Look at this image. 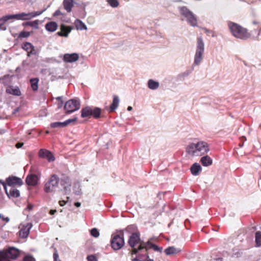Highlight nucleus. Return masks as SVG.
Listing matches in <instances>:
<instances>
[{
  "instance_id": "1",
  "label": "nucleus",
  "mask_w": 261,
  "mask_h": 261,
  "mask_svg": "<svg viewBox=\"0 0 261 261\" xmlns=\"http://www.w3.org/2000/svg\"><path fill=\"white\" fill-rule=\"evenodd\" d=\"M154 244H153L151 239L149 240L147 242H142L140 244V247L133 251V252L137 255L136 257L133 259L134 260L140 261H153L152 259L149 258L148 250L149 249H153Z\"/></svg>"
},
{
  "instance_id": "2",
  "label": "nucleus",
  "mask_w": 261,
  "mask_h": 261,
  "mask_svg": "<svg viewBox=\"0 0 261 261\" xmlns=\"http://www.w3.org/2000/svg\"><path fill=\"white\" fill-rule=\"evenodd\" d=\"M186 151L190 154L198 156L207 153L209 148L207 143L201 141L196 144H190L187 147Z\"/></svg>"
},
{
  "instance_id": "3",
  "label": "nucleus",
  "mask_w": 261,
  "mask_h": 261,
  "mask_svg": "<svg viewBox=\"0 0 261 261\" xmlns=\"http://www.w3.org/2000/svg\"><path fill=\"white\" fill-rule=\"evenodd\" d=\"M228 25L232 34L237 38L246 40L251 37V34L246 29L236 23L229 22Z\"/></svg>"
},
{
  "instance_id": "4",
  "label": "nucleus",
  "mask_w": 261,
  "mask_h": 261,
  "mask_svg": "<svg viewBox=\"0 0 261 261\" xmlns=\"http://www.w3.org/2000/svg\"><path fill=\"white\" fill-rule=\"evenodd\" d=\"M20 254V251L14 247H10L8 248L0 250V261H11V259H16Z\"/></svg>"
},
{
  "instance_id": "5",
  "label": "nucleus",
  "mask_w": 261,
  "mask_h": 261,
  "mask_svg": "<svg viewBox=\"0 0 261 261\" xmlns=\"http://www.w3.org/2000/svg\"><path fill=\"white\" fill-rule=\"evenodd\" d=\"M44 11V10L35 11L29 13L22 12L21 13L16 14L14 15H10L4 16V19L5 21H7L9 19L13 18L17 20H28L36 16L41 15Z\"/></svg>"
},
{
  "instance_id": "6",
  "label": "nucleus",
  "mask_w": 261,
  "mask_h": 261,
  "mask_svg": "<svg viewBox=\"0 0 261 261\" xmlns=\"http://www.w3.org/2000/svg\"><path fill=\"white\" fill-rule=\"evenodd\" d=\"M101 113V109L97 107L94 108L90 107H86L81 110V117L82 118H90L93 117L95 119L100 117Z\"/></svg>"
},
{
  "instance_id": "7",
  "label": "nucleus",
  "mask_w": 261,
  "mask_h": 261,
  "mask_svg": "<svg viewBox=\"0 0 261 261\" xmlns=\"http://www.w3.org/2000/svg\"><path fill=\"white\" fill-rule=\"evenodd\" d=\"M180 14L186 18L188 23L193 27H195L197 24V20L196 16L188 8L185 6L179 8Z\"/></svg>"
},
{
  "instance_id": "8",
  "label": "nucleus",
  "mask_w": 261,
  "mask_h": 261,
  "mask_svg": "<svg viewBox=\"0 0 261 261\" xmlns=\"http://www.w3.org/2000/svg\"><path fill=\"white\" fill-rule=\"evenodd\" d=\"M59 181V177L56 175H52L47 182L44 185V190L46 193L55 192L58 186Z\"/></svg>"
},
{
  "instance_id": "9",
  "label": "nucleus",
  "mask_w": 261,
  "mask_h": 261,
  "mask_svg": "<svg viewBox=\"0 0 261 261\" xmlns=\"http://www.w3.org/2000/svg\"><path fill=\"white\" fill-rule=\"evenodd\" d=\"M142 241L140 239V234L139 232L133 233L129 237L128 241L129 245L132 248L131 254L132 256L135 254L133 251L137 249L140 247V245L142 243Z\"/></svg>"
},
{
  "instance_id": "10",
  "label": "nucleus",
  "mask_w": 261,
  "mask_h": 261,
  "mask_svg": "<svg viewBox=\"0 0 261 261\" xmlns=\"http://www.w3.org/2000/svg\"><path fill=\"white\" fill-rule=\"evenodd\" d=\"M204 42L201 37H198L197 39V49L194 58V64H199L202 59L204 53Z\"/></svg>"
},
{
  "instance_id": "11",
  "label": "nucleus",
  "mask_w": 261,
  "mask_h": 261,
  "mask_svg": "<svg viewBox=\"0 0 261 261\" xmlns=\"http://www.w3.org/2000/svg\"><path fill=\"white\" fill-rule=\"evenodd\" d=\"M111 245L115 250L121 249L124 245L123 234H122L121 236L117 234L112 235Z\"/></svg>"
},
{
  "instance_id": "12",
  "label": "nucleus",
  "mask_w": 261,
  "mask_h": 261,
  "mask_svg": "<svg viewBox=\"0 0 261 261\" xmlns=\"http://www.w3.org/2000/svg\"><path fill=\"white\" fill-rule=\"evenodd\" d=\"M80 107V101L75 99H70L67 101L64 106V109L66 114H70L76 110Z\"/></svg>"
},
{
  "instance_id": "13",
  "label": "nucleus",
  "mask_w": 261,
  "mask_h": 261,
  "mask_svg": "<svg viewBox=\"0 0 261 261\" xmlns=\"http://www.w3.org/2000/svg\"><path fill=\"white\" fill-rule=\"evenodd\" d=\"M38 155L40 158L46 159L49 162L54 161L55 160L52 153L45 149H41L39 151Z\"/></svg>"
},
{
  "instance_id": "14",
  "label": "nucleus",
  "mask_w": 261,
  "mask_h": 261,
  "mask_svg": "<svg viewBox=\"0 0 261 261\" xmlns=\"http://www.w3.org/2000/svg\"><path fill=\"white\" fill-rule=\"evenodd\" d=\"M7 184L10 187L20 186L23 182L21 178L16 176H10L6 179Z\"/></svg>"
},
{
  "instance_id": "15",
  "label": "nucleus",
  "mask_w": 261,
  "mask_h": 261,
  "mask_svg": "<svg viewBox=\"0 0 261 261\" xmlns=\"http://www.w3.org/2000/svg\"><path fill=\"white\" fill-rule=\"evenodd\" d=\"M3 185L4 187L5 192H6V194L8 195V197H12L16 198V197H18L19 196L20 193H19V190H18L16 188H15L14 187H11L10 188V189L9 190V191L8 192V189H7V188L6 187V184L5 183H3Z\"/></svg>"
},
{
  "instance_id": "16",
  "label": "nucleus",
  "mask_w": 261,
  "mask_h": 261,
  "mask_svg": "<svg viewBox=\"0 0 261 261\" xmlns=\"http://www.w3.org/2000/svg\"><path fill=\"white\" fill-rule=\"evenodd\" d=\"M21 47L28 53V56L35 55V47L31 43L25 42L21 45Z\"/></svg>"
},
{
  "instance_id": "17",
  "label": "nucleus",
  "mask_w": 261,
  "mask_h": 261,
  "mask_svg": "<svg viewBox=\"0 0 261 261\" xmlns=\"http://www.w3.org/2000/svg\"><path fill=\"white\" fill-rule=\"evenodd\" d=\"M79 55L76 53L65 54L63 57V61L65 62L72 63L78 60Z\"/></svg>"
},
{
  "instance_id": "18",
  "label": "nucleus",
  "mask_w": 261,
  "mask_h": 261,
  "mask_svg": "<svg viewBox=\"0 0 261 261\" xmlns=\"http://www.w3.org/2000/svg\"><path fill=\"white\" fill-rule=\"evenodd\" d=\"M38 177L35 174H31L28 175L25 179L27 184L32 186H36L38 183Z\"/></svg>"
},
{
  "instance_id": "19",
  "label": "nucleus",
  "mask_w": 261,
  "mask_h": 261,
  "mask_svg": "<svg viewBox=\"0 0 261 261\" xmlns=\"http://www.w3.org/2000/svg\"><path fill=\"white\" fill-rule=\"evenodd\" d=\"M61 31L57 33V35L60 36L67 37L68 34L71 32V28L70 27L62 24L60 27Z\"/></svg>"
},
{
  "instance_id": "20",
  "label": "nucleus",
  "mask_w": 261,
  "mask_h": 261,
  "mask_svg": "<svg viewBox=\"0 0 261 261\" xmlns=\"http://www.w3.org/2000/svg\"><path fill=\"white\" fill-rule=\"evenodd\" d=\"M6 91L8 94L15 96H20L21 94V91L18 87L10 86L7 88Z\"/></svg>"
},
{
  "instance_id": "21",
  "label": "nucleus",
  "mask_w": 261,
  "mask_h": 261,
  "mask_svg": "<svg viewBox=\"0 0 261 261\" xmlns=\"http://www.w3.org/2000/svg\"><path fill=\"white\" fill-rule=\"evenodd\" d=\"M181 251V249L174 246H170L166 248L164 252L167 255H175Z\"/></svg>"
},
{
  "instance_id": "22",
  "label": "nucleus",
  "mask_w": 261,
  "mask_h": 261,
  "mask_svg": "<svg viewBox=\"0 0 261 261\" xmlns=\"http://www.w3.org/2000/svg\"><path fill=\"white\" fill-rule=\"evenodd\" d=\"M74 3L75 2L74 0H64L63 2L64 8L66 10L67 12H71L72 11V8L74 6Z\"/></svg>"
},
{
  "instance_id": "23",
  "label": "nucleus",
  "mask_w": 261,
  "mask_h": 261,
  "mask_svg": "<svg viewBox=\"0 0 261 261\" xmlns=\"http://www.w3.org/2000/svg\"><path fill=\"white\" fill-rule=\"evenodd\" d=\"M201 170V167L198 163L193 164L190 168L191 173L195 176L198 175Z\"/></svg>"
},
{
  "instance_id": "24",
  "label": "nucleus",
  "mask_w": 261,
  "mask_h": 261,
  "mask_svg": "<svg viewBox=\"0 0 261 261\" xmlns=\"http://www.w3.org/2000/svg\"><path fill=\"white\" fill-rule=\"evenodd\" d=\"M58 27V24L54 21L47 22L45 26L46 30L50 32H53L56 31Z\"/></svg>"
},
{
  "instance_id": "25",
  "label": "nucleus",
  "mask_w": 261,
  "mask_h": 261,
  "mask_svg": "<svg viewBox=\"0 0 261 261\" xmlns=\"http://www.w3.org/2000/svg\"><path fill=\"white\" fill-rule=\"evenodd\" d=\"M119 100L118 97L116 95L113 96V102L110 107V112H114L118 107Z\"/></svg>"
},
{
  "instance_id": "26",
  "label": "nucleus",
  "mask_w": 261,
  "mask_h": 261,
  "mask_svg": "<svg viewBox=\"0 0 261 261\" xmlns=\"http://www.w3.org/2000/svg\"><path fill=\"white\" fill-rule=\"evenodd\" d=\"M200 162L204 166H208L212 164L213 161L208 155L203 156L201 158Z\"/></svg>"
},
{
  "instance_id": "27",
  "label": "nucleus",
  "mask_w": 261,
  "mask_h": 261,
  "mask_svg": "<svg viewBox=\"0 0 261 261\" xmlns=\"http://www.w3.org/2000/svg\"><path fill=\"white\" fill-rule=\"evenodd\" d=\"M75 25L77 29L81 30H87V28L86 25L80 19H76L75 21Z\"/></svg>"
},
{
  "instance_id": "28",
  "label": "nucleus",
  "mask_w": 261,
  "mask_h": 261,
  "mask_svg": "<svg viewBox=\"0 0 261 261\" xmlns=\"http://www.w3.org/2000/svg\"><path fill=\"white\" fill-rule=\"evenodd\" d=\"M30 81L33 90L34 91H37L38 89L39 79L38 78L31 79Z\"/></svg>"
},
{
  "instance_id": "29",
  "label": "nucleus",
  "mask_w": 261,
  "mask_h": 261,
  "mask_svg": "<svg viewBox=\"0 0 261 261\" xmlns=\"http://www.w3.org/2000/svg\"><path fill=\"white\" fill-rule=\"evenodd\" d=\"M148 86L150 89L155 90L159 87V83L152 80H149L148 82Z\"/></svg>"
},
{
  "instance_id": "30",
  "label": "nucleus",
  "mask_w": 261,
  "mask_h": 261,
  "mask_svg": "<svg viewBox=\"0 0 261 261\" xmlns=\"http://www.w3.org/2000/svg\"><path fill=\"white\" fill-rule=\"evenodd\" d=\"M39 20H35L33 21H28L25 22L23 23V25L24 26L29 25L32 27H34L36 29L38 28V25H39Z\"/></svg>"
},
{
  "instance_id": "31",
  "label": "nucleus",
  "mask_w": 261,
  "mask_h": 261,
  "mask_svg": "<svg viewBox=\"0 0 261 261\" xmlns=\"http://www.w3.org/2000/svg\"><path fill=\"white\" fill-rule=\"evenodd\" d=\"M255 243L256 247L261 246V232L257 231L255 233Z\"/></svg>"
},
{
  "instance_id": "32",
  "label": "nucleus",
  "mask_w": 261,
  "mask_h": 261,
  "mask_svg": "<svg viewBox=\"0 0 261 261\" xmlns=\"http://www.w3.org/2000/svg\"><path fill=\"white\" fill-rule=\"evenodd\" d=\"M65 124L64 122H53L50 124V127L52 128H55V127H65Z\"/></svg>"
},
{
  "instance_id": "33",
  "label": "nucleus",
  "mask_w": 261,
  "mask_h": 261,
  "mask_svg": "<svg viewBox=\"0 0 261 261\" xmlns=\"http://www.w3.org/2000/svg\"><path fill=\"white\" fill-rule=\"evenodd\" d=\"M90 234L94 238H98L99 236V232L97 228H93L90 230Z\"/></svg>"
},
{
  "instance_id": "34",
  "label": "nucleus",
  "mask_w": 261,
  "mask_h": 261,
  "mask_svg": "<svg viewBox=\"0 0 261 261\" xmlns=\"http://www.w3.org/2000/svg\"><path fill=\"white\" fill-rule=\"evenodd\" d=\"M109 4L113 8L117 7L119 6V2L117 0H108Z\"/></svg>"
},
{
  "instance_id": "35",
  "label": "nucleus",
  "mask_w": 261,
  "mask_h": 261,
  "mask_svg": "<svg viewBox=\"0 0 261 261\" xmlns=\"http://www.w3.org/2000/svg\"><path fill=\"white\" fill-rule=\"evenodd\" d=\"M61 184L62 186L71 184V181L68 177H65L61 179Z\"/></svg>"
},
{
  "instance_id": "36",
  "label": "nucleus",
  "mask_w": 261,
  "mask_h": 261,
  "mask_svg": "<svg viewBox=\"0 0 261 261\" xmlns=\"http://www.w3.org/2000/svg\"><path fill=\"white\" fill-rule=\"evenodd\" d=\"M30 36L29 32L22 31L19 34V38H27Z\"/></svg>"
},
{
  "instance_id": "37",
  "label": "nucleus",
  "mask_w": 261,
  "mask_h": 261,
  "mask_svg": "<svg viewBox=\"0 0 261 261\" xmlns=\"http://www.w3.org/2000/svg\"><path fill=\"white\" fill-rule=\"evenodd\" d=\"M71 186V184H68V185L63 186L64 191L65 194H67L70 192Z\"/></svg>"
},
{
  "instance_id": "38",
  "label": "nucleus",
  "mask_w": 261,
  "mask_h": 261,
  "mask_svg": "<svg viewBox=\"0 0 261 261\" xmlns=\"http://www.w3.org/2000/svg\"><path fill=\"white\" fill-rule=\"evenodd\" d=\"M29 230H25V229H21L20 231V234L23 237V238H25L27 237L28 235H29Z\"/></svg>"
},
{
  "instance_id": "39",
  "label": "nucleus",
  "mask_w": 261,
  "mask_h": 261,
  "mask_svg": "<svg viewBox=\"0 0 261 261\" xmlns=\"http://www.w3.org/2000/svg\"><path fill=\"white\" fill-rule=\"evenodd\" d=\"M255 32L256 33V36L254 37V38H257L258 36L260 35L261 32V26L258 25L257 28L255 29Z\"/></svg>"
},
{
  "instance_id": "40",
  "label": "nucleus",
  "mask_w": 261,
  "mask_h": 261,
  "mask_svg": "<svg viewBox=\"0 0 261 261\" xmlns=\"http://www.w3.org/2000/svg\"><path fill=\"white\" fill-rule=\"evenodd\" d=\"M54 261H61L59 256V254L58 251L56 249H55V252L53 254Z\"/></svg>"
},
{
  "instance_id": "41",
  "label": "nucleus",
  "mask_w": 261,
  "mask_h": 261,
  "mask_svg": "<svg viewBox=\"0 0 261 261\" xmlns=\"http://www.w3.org/2000/svg\"><path fill=\"white\" fill-rule=\"evenodd\" d=\"M23 261H35V259L31 255H27L24 257Z\"/></svg>"
},
{
  "instance_id": "42",
  "label": "nucleus",
  "mask_w": 261,
  "mask_h": 261,
  "mask_svg": "<svg viewBox=\"0 0 261 261\" xmlns=\"http://www.w3.org/2000/svg\"><path fill=\"white\" fill-rule=\"evenodd\" d=\"M153 250L154 251L162 253L163 251V248L154 244L153 247Z\"/></svg>"
},
{
  "instance_id": "43",
  "label": "nucleus",
  "mask_w": 261,
  "mask_h": 261,
  "mask_svg": "<svg viewBox=\"0 0 261 261\" xmlns=\"http://www.w3.org/2000/svg\"><path fill=\"white\" fill-rule=\"evenodd\" d=\"M76 120H77V118H74L73 119H68V120H66L65 121H64L65 125V126H66L67 125H68L70 123H71L72 122H75Z\"/></svg>"
},
{
  "instance_id": "44",
  "label": "nucleus",
  "mask_w": 261,
  "mask_h": 261,
  "mask_svg": "<svg viewBox=\"0 0 261 261\" xmlns=\"http://www.w3.org/2000/svg\"><path fill=\"white\" fill-rule=\"evenodd\" d=\"M88 261H97L96 257L93 255H89L87 257Z\"/></svg>"
},
{
  "instance_id": "45",
  "label": "nucleus",
  "mask_w": 261,
  "mask_h": 261,
  "mask_svg": "<svg viewBox=\"0 0 261 261\" xmlns=\"http://www.w3.org/2000/svg\"><path fill=\"white\" fill-rule=\"evenodd\" d=\"M62 15V12H61V11L60 10H56L54 13V16H59V15Z\"/></svg>"
},
{
  "instance_id": "46",
  "label": "nucleus",
  "mask_w": 261,
  "mask_h": 261,
  "mask_svg": "<svg viewBox=\"0 0 261 261\" xmlns=\"http://www.w3.org/2000/svg\"><path fill=\"white\" fill-rule=\"evenodd\" d=\"M3 21L2 20H0V29L2 30H5V28L3 27L4 22L6 21L4 20V17L3 18Z\"/></svg>"
},
{
  "instance_id": "47",
  "label": "nucleus",
  "mask_w": 261,
  "mask_h": 261,
  "mask_svg": "<svg viewBox=\"0 0 261 261\" xmlns=\"http://www.w3.org/2000/svg\"><path fill=\"white\" fill-rule=\"evenodd\" d=\"M66 202H67V201L60 200V201H59V203L60 206H63L66 204Z\"/></svg>"
},
{
  "instance_id": "48",
  "label": "nucleus",
  "mask_w": 261,
  "mask_h": 261,
  "mask_svg": "<svg viewBox=\"0 0 261 261\" xmlns=\"http://www.w3.org/2000/svg\"><path fill=\"white\" fill-rule=\"evenodd\" d=\"M23 143L19 142V143H17L16 144L15 146L17 148H20L23 146Z\"/></svg>"
},
{
  "instance_id": "49",
  "label": "nucleus",
  "mask_w": 261,
  "mask_h": 261,
  "mask_svg": "<svg viewBox=\"0 0 261 261\" xmlns=\"http://www.w3.org/2000/svg\"><path fill=\"white\" fill-rule=\"evenodd\" d=\"M57 212V211L56 210H51L49 212V214L50 215H54Z\"/></svg>"
},
{
  "instance_id": "50",
  "label": "nucleus",
  "mask_w": 261,
  "mask_h": 261,
  "mask_svg": "<svg viewBox=\"0 0 261 261\" xmlns=\"http://www.w3.org/2000/svg\"><path fill=\"white\" fill-rule=\"evenodd\" d=\"M2 218V219H3V220L5 221H6V222H9V220H10V219H9V218L8 217H6V218H5V217H3Z\"/></svg>"
},
{
  "instance_id": "51",
  "label": "nucleus",
  "mask_w": 261,
  "mask_h": 261,
  "mask_svg": "<svg viewBox=\"0 0 261 261\" xmlns=\"http://www.w3.org/2000/svg\"><path fill=\"white\" fill-rule=\"evenodd\" d=\"M33 205H32L31 204H29L28 205V208L30 210H31L33 209Z\"/></svg>"
},
{
  "instance_id": "52",
  "label": "nucleus",
  "mask_w": 261,
  "mask_h": 261,
  "mask_svg": "<svg viewBox=\"0 0 261 261\" xmlns=\"http://www.w3.org/2000/svg\"><path fill=\"white\" fill-rule=\"evenodd\" d=\"M74 205L76 207H80L81 206V203L79 202H75Z\"/></svg>"
},
{
  "instance_id": "53",
  "label": "nucleus",
  "mask_w": 261,
  "mask_h": 261,
  "mask_svg": "<svg viewBox=\"0 0 261 261\" xmlns=\"http://www.w3.org/2000/svg\"><path fill=\"white\" fill-rule=\"evenodd\" d=\"M253 23L254 24H258L259 22L257 21H253Z\"/></svg>"
},
{
  "instance_id": "54",
  "label": "nucleus",
  "mask_w": 261,
  "mask_h": 261,
  "mask_svg": "<svg viewBox=\"0 0 261 261\" xmlns=\"http://www.w3.org/2000/svg\"><path fill=\"white\" fill-rule=\"evenodd\" d=\"M132 110V107L130 106L128 107L127 110L128 111H131Z\"/></svg>"
},
{
  "instance_id": "55",
  "label": "nucleus",
  "mask_w": 261,
  "mask_h": 261,
  "mask_svg": "<svg viewBox=\"0 0 261 261\" xmlns=\"http://www.w3.org/2000/svg\"><path fill=\"white\" fill-rule=\"evenodd\" d=\"M18 108H17V109H15V110H14V113H16V112H18Z\"/></svg>"
},
{
  "instance_id": "56",
  "label": "nucleus",
  "mask_w": 261,
  "mask_h": 261,
  "mask_svg": "<svg viewBox=\"0 0 261 261\" xmlns=\"http://www.w3.org/2000/svg\"><path fill=\"white\" fill-rule=\"evenodd\" d=\"M134 258H132V260H133V261H140L139 260H133V259H134Z\"/></svg>"
},
{
  "instance_id": "57",
  "label": "nucleus",
  "mask_w": 261,
  "mask_h": 261,
  "mask_svg": "<svg viewBox=\"0 0 261 261\" xmlns=\"http://www.w3.org/2000/svg\"><path fill=\"white\" fill-rule=\"evenodd\" d=\"M218 260L220 261H222V258H219Z\"/></svg>"
},
{
  "instance_id": "58",
  "label": "nucleus",
  "mask_w": 261,
  "mask_h": 261,
  "mask_svg": "<svg viewBox=\"0 0 261 261\" xmlns=\"http://www.w3.org/2000/svg\"><path fill=\"white\" fill-rule=\"evenodd\" d=\"M69 199V197H67V201Z\"/></svg>"
},
{
  "instance_id": "59",
  "label": "nucleus",
  "mask_w": 261,
  "mask_h": 261,
  "mask_svg": "<svg viewBox=\"0 0 261 261\" xmlns=\"http://www.w3.org/2000/svg\"><path fill=\"white\" fill-rule=\"evenodd\" d=\"M204 30L205 31V32H206L207 31V30H206V29H204Z\"/></svg>"
},
{
  "instance_id": "60",
  "label": "nucleus",
  "mask_w": 261,
  "mask_h": 261,
  "mask_svg": "<svg viewBox=\"0 0 261 261\" xmlns=\"http://www.w3.org/2000/svg\"><path fill=\"white\" fill-rule=\"evenodd\" d=\"M57 99H61V97H58L57 98Z\"/></svg>"
},
{
  "instance_id": "61",
  "label": "nucleus",
  "mask_w": 261,
  "mask_h": 261,
  "mask_svg": "<svg viewBox=\"0 0 261 261\" xmlns=\"http://www.w3.org/2000/svg\"><path fill=\"white\" fill-rule=\"evenodd\" d=\"M259 128H261V124L259 125Z\"/></svg>"
},
{
  "instance_id": "62",
  "label": "nucleus",
  "mask_w": 261,
  "mask_h": 261,
  "mask_svg": "<svg viewBox=\"0 0 261 261\" xmlns=\"http://www.w3.org/2000/svg\"><path fill=\"white\" fill-rule=\"evenodd\" d=\"M3 182H2L1 180H0V184H3Z\"/></svg>"
}]
</instances>
